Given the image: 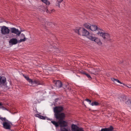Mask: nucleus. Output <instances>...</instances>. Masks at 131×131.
Instances as JSON below:
<instances>
[{"mask_svg":"<svg viewBox=\"0 0 131 131\" xmlns=\"http://www.w3.org/2000/svg\"><path fill=\"white\" fill-rule=\"evenodd\" d=\"M63 110V107L61 106H56L53 108L54 117L57 120H58L59 125L63 127L67 126L66 122L64 121L65 117V114L63 113H61Z\"/></svg>","mask_w":131,"mask_h":131,"instance_id":"nucleus-1","label":"nucleus"},{"mask_svg":"<svg viewBox=\"0 0 131 131\" xmlns=\"http://www.w3.org/2000/svg\"><path fill=\"white\" fill-rule=\"evenodd\" d=\"M21 35L24 37V39H21L19 40H18L16 38H13L11 39L9 42L10 44L11 45H15L17 44L18 42L20 43L22 42L25 41L26 40V38L25 37V35L22 34H21Z\"/></svg>","mask_w":131,"mask_h":131,"instance_id":"nucleus-2","label":"nucleus"},{"mask_svg":"<svg viewBox=\"0 0 131 131\" xmlns=\"http://www.w3.org/2000/svg\"><path fill=\"white\" fill-rule=\"evenodd\" d=\"M75 31L78 33L79 34L82 36L88 35L89 34V32L83 28H80L79 29H77Z\"/></svg>","mask_w":131,"mask_h":131,"instance_id":"nucleus-3","label":"nucleus"},{"mask_svg":"<svg viewBox=\"0 0 131 131\" xmlns=\"http://www.w3.org/2000/svg\"><path fill=\"white\" fill-rule=\"evenodd\" d=\"M97 34L98 35L102 36V37L104 39L108 40L110 38V35L107 33L99 31L97 33Z\"/></svg>","mask_w":131,"mask_h":131,"instance_id":"nucleus-4","label":"nucleus"},{"mask_svg":"<svg viewBox=\"0 0 131 131\" xmlns=\"http://www.w3.org/2000/svg\"><path fill=\"white\" fill-rule=\"evenodd\" d=\"M88 38L91 40L94 41L99 45L101 44L100 39L98 38L94 37V35H89L88 37Z\"/></svg>","mask_w":131,"mask_h":131,"instance_id":"nucleus-5","label":"nucleus"},{"mask_svg":"<svg viewBox=\"0 0 131 131\" xmlns=\"http://www.w3.org/2000/svg\"><path fill=\"white\" fill-rule=\"evenodd\" d=\"M30 83L31 85L36 86L39 85L41 84L42 83L38 79H31L30 80Z\"/></svg>","mask_w":131,"mask_h":131,"instance_id":"nucleus-6","label":"nucleus"},{"mask_svg":"<svg viewBox=\"0 0 131 131\" xmlns=\"http://www.w3.org/2000/svg\"><path fill=\"white\" fill-rule=\"evenodd\" d=\"M71 128L72 131H84L83 128H80L73 124L72 125Z\"/></svg>","mask_w":131,"mask_h":131,"instance_id":"nucleus-7","label":"nucleus"},{"mask_svg":"<svg viewBox=\"0 0 131 131\" xmlns=\"http://www.w3.org/2000/svg\"><path fill=\"white\" fill-rule=\"evenodd\" d=\"M10 31L12 33H14L17 36H19L21 33V32L19 31L18 30L15 28H10Z\"/></svg>","mask_w":131,"mask_h":131,"instance_id":"nucleus-8","label":"nucleus"},{"mask_svg":"<svg viewBox=\"0 0 131 131\" xmlns=\"http://www.w3.org/2000/svg\"><path fill=\"white\" fill-rule=\"evenodd\" d=\"M1 32L3 34L5 35L8 34V28L5 26L2 27Z\"/></svg>","mask_w":131,"mask_h":131,"instance_id":"nucleus-9","label":"nucleus"},{"mask_svg":"<svg viewBox=\"0 0 131 131\" xmlns=\"http://www.w3.org/2000/svg\"><path fill=\"white\" fill-rule=\"evenodd\" d=\"M9 112L12 114H14L17 113V111L14 105H10L9 107Z\"/></svg>","mask_w":131,"mask_h":131,"instance_id":"nucleus-10","label":"nucleus"},{"mask_svg":"<svg viewBox=\"0 0 131 131\" xmlns=\"http://www.w3.org/2000/svg\"><path fill=\"white\" fill-rule=\"evenodd\" d=\"M114 129V128L112 126H110L108 128H105L101 129V131H112Z\"/></svg>","mask_w":131,"mask_h":131,"instance_id":"nucleus-11","label":"nucleus"},{"mask_svg":"<svg viewBox=\"0 0 131 131\" xmlns=\"http://www.w3.org/2000/svg\"><path fill=\"white\" fill-rule=\"evenodd\" d=\"M54 83L56 84V86L58 88H60L62 86V84L61 81L58 80L54 82Z\"/></svg>","mask_w":131,"mask_h":131,"instance_id":"nucleus-12","label":"nucleus"},{"mask_svg":"<svg viewBox=\"0 0 131 131\" xmlns=\"http://www.w3.org/2000/svg\"><path fill=\"white\" fill-rule=\"evenodd\" d=\"M6 82V78L3 77H1L0 75V85L5 83Z\"/></svg>","mask_w":131,"mask_h":131,"instance_id":"nucleus-13","label":"nucleus"},{"mask_svg":"<svg viewBox=\"0 0 131 131\" xmlns=\"http://www.w3.org/2000/svg\"><path fill=\"white\" fill-rule=\"evenodd\" d=\"M99 29L98 28L97 26L96 25H92L91 26V25L90 29L92 31H94L96 30H98Z\"/></svg>","mask_w":131,"mask_h":131,"instance_id":"nucleus-14","label":"nucleus"},{"mask_svg":"<svg viewBox=\"0 0 131 131\" xmlns=\"http://www.w3.org/2000/svg\"><path fill=\"white\" fill-rule=\"evenodd\" d=\"M3 127L6 129H8V123L6 122H4L3 123Z\"/></svg>","mask_w":131,"mask_h":131,"instance_id":"nucleus-15","label":"nucleus"},{"mask_svg":"<svg viewBox=\"0 0 131 131\" xmlns=\"http://www.w3.org/2000/svg\"><path fill=\"white\" fill-rule=\"evenodd\" d=\"M51 122L55 126L57 127H58L59 126V124L58 123V122H56L55 121H51Z\"/></svg>","mask_w":131,"mask_h":131,"instance_id":"nucleus-16","label":"nucleus"},{"mask_svg":"<svg viewBox=\"0 0 131 131\" xmlns=\"http://www.w3.org/2000/svg\"><path fill=\"white\" fill-rule=\"evenodd\" d=\"M84 27L87 29H90L91 25L89 23H85L84 24Z\"/></svg>","mask_w":131,"mask_h":131,"instance_id":"nucleus-17","label":"nucleus"},{"mask_svg":"<svg viewBox=\"0 0 131 131\" xmlns=\"http://www.w3.org/2000/svg\"><path fill=\"white\" fill-rule=\"evenodd\" d=\"M14 126L12 123L9 121V131H11L10 128L13 127H14Z\"/></svg>","mask_w":131,"mask_h":131,"instance_id":"nucleus-18","label":"nucleus"},{"mask_svg":"<svg viewBox=\"0 0 131 131\" xmlns=\"http://www.w3.org/2000/svg\"><path fill=\"white\" fill-rule=\"evenodd\" d=\"M42 2L46 4V5H49L50 4V2L47 0H41Z\"/></svg>","mask_w":131,"mask_h":131,"instance_id":"nucleus-19","label":"nucleus"},{"mask_svg":"<svg viewBox=\"0 0 131 131\" xmlns=\"http://www.w3.org/2000/svg\"><path fill=\"white\" fill-rule=\"evenodd\" d=\"M100 104L98 102H94L91 103V105L92 106H97L99 105Z\"/></svg>","mask_w":131,"mask_h":131,"instance_id":"nucleus-20","label":"nucleus"},{"mask_svg":"<svg viewBox=\"0 0 131 131\" xmlns=\"http://www.w3.org/2000/svg\"><path fill=\"white\" fill-rule=\"evenodd\" d=\"M36 116L37 117H39V118L41 119H45V117L39 115L38 114H37Z\"/></svg>","mask_w":131,"mask_h":131,"instance_id":"nucleus-21","label":"nucleus"},{"mask_svg":"<svg viewBox=\"0 0 131 131\" xmlns=\"http://www.w3.org/2000/svg\"><path fill=\"white\" fill-rule=\"evenodd\" d=\"M112 80L114 82H117L118 83H119L121 84H122L123 83L119 81L118 80L116 79H115L114 78H113L112 79Z\"/></svg>","mask_w":131,"mask_h":131,"instance_id":"nucleus-22","label":"nucleus"},{"mask_svg":"<svg viewBox=\"0 0 131 131\" xmlns=\"http://www.w3.org/2000/svg\"><path fill=\"white\" fill-rule=\"evenodd\" d=\"M23 76L25 79L30 83V80H31V79H30L29 77L27 76H26L24 75H23Z\"/></svg>","mask_w":131,"mask_h":131,"instance_id":"nucleus-23","label":"nucleus"},{"mask_svg":"<svg viewBox=\"0 0 131 131\" xmlns=\"http://www.w3.org/2000/svg\"><path fill=\"white\" fill-rule=\"evenodd\" d=\"M62 1L63 0H58L57 2H58V3L56 4V5L58 6L59 7L60 6L59 3H61Z\"/></svg>","mask_w":131,"mask_h":131,"instance_id":"nucleus-24","label":"nucleus"},{"mask_svg":"<svg viewBox=\"0 0 131 131\" xmlns=\"http://www.w3.org/2000/svg\"><path fill=\"white\" fill-rule=\"evenodd\" d=\"M85 75L89 78V80H90L92 78L89 74H88L86 73V74Z\"/></svg>","mask_w":131,"mask_h":131,"instance_id":"nucleus-25","label":"nucleus"},{"mask_svg":"<svg viewBox=\"0 0 131 131\" xmlns=\"http://www.w3.org/2000/svg\"><path fill=\"white\" fill-rule=\"evenodd\" d=\"M61 131H68V130L65 128H63L61 129Z\"/></svg>","mask_w":131,"mask_h":131,"instance_id":"nucleus-26","label":"nucleus"},{"mask_svg":"<svg viewBox=\"0 0 131 131\" xmlns=\"http://www.w3.org/2000/svg\"><path fill=\"white\" fill-rule=\"evenodd\" d=\"M85 101H87V102H88L89 104H91V101L90 100L88 99H85Z\"/></svg>","mask_w":131,"mask_h":131,"instance_id":"nucleus-27","label":"nucleus"},{"mask_svg":"<svg viewBox=\"0 0 131 131\" xmlns=\"http://www.w3.org/2000/svg\"><path fill=\"white\" fill-rule=\"evenodd\" d=\"M6 118H3L2 121H4V122H6Z\"/></svg>","mask_w":131,"mask_h":131,"instance_id":"nucleus-28","label":"nucleus"},{"mask_svg":"<svg viewBox=\"0 0 131 131\" xmlns=\"http://www.w3.org/2000/svg\"><path fill=\"white\" fill-rule=\"evenodd\" d=\"M82 74H85V75H86V74L87 73H86L85 72H84V71H83V72H82Z\"/></svg>","mask_w":131,"mask_h":131,"instance_id":"nucleus-29","label":"nucleus"},{"mask_svg":"<svg viewBox=\"0 0 131 131\" xmlns=\"http://www.w3.org/2000/svg\"><path fill=\"white\" fill-rule=\"evenodd\" d=\"M43 20V21L42 20H40V21H41V22L42 23H44V22H45V21H44V19H42Z\"/></svg>","mask_w":131,"mask_h":131,"instance_id":"nucleus-30","label":"nucleus"},{"mask_svg":"<svg viewBox=\"0 0 131 131\" xmlns=\"http://www.w3.org/2000/svg\"><path fill=\"white\" fill-rule=\"evenodd\" d=\"M54 10H52L51 11V12H53L54 11Z\"/></svg>","mask_w":131,"mask_h":131,"instance_id":"nucleus-31","label":"nucleus"},{"mask_svg":"<svg viewBox=\"0 0 131 131\" xmlns=\"http://www.w3.org/2000/svg\"><path fill=\"white\" fill-rule=\"evenodd\" d=\"M2 106V104L1 103H0V106Z\"/></svg>","mask_w":131,"mask_h":131,"instance_id":"nucleus-32","label":"nucleus"},{"mask_svg":"<svg viewBox=\"0 0 131 131\" xmlns=\"http://www.w3.org/2000/svg\"><path fill=\"white\" fill-rule=\"evenodd\" d=\"M10 131H14L13 130H10Z\"/></svg>","mask_w":131,"mask_h":131,"instance_id":"nucleus-33","label":"nucleus"},{"mask_svg":"<svg viewBox=\"0 0 131 131\" xmlns=\"http://www.w3.org/2000/svg\"><path fill=\"white\" fill-rule=\"evenodd\" d=\"M48 10H47V12L48 13Z\"/></svg>","mask_w":131,"mask_h":131,"instance_id":"nucleus-34","label":"nucleus"},{"mask_svg":"<svg viewBox=\"0 0 131 131\" xmlns=\"http://www.w3.org/2000/svg\"><path fill=\"white\" fill-rule=\"evenodd\" d=\"M90 73H91V74H94V73H92L91 72H90Z\"/></svg>","mask_w":131,"mask_h":131,"instance_id":"nucleus-35","label":"nucleus"},{"mask_svg":"<svg viewBox=\"0 0 131 131\" xmlns=\"http://www.w3.org/2000/svg\"><path fill=\"white\" fill-rule=\"evenodd\" d=\"M8 30H9V29Z\"/></svg>","mask_w":131,"mask_h":131,"instance_id":"nucleus-36","label":"nucleus"}]
</instances>
